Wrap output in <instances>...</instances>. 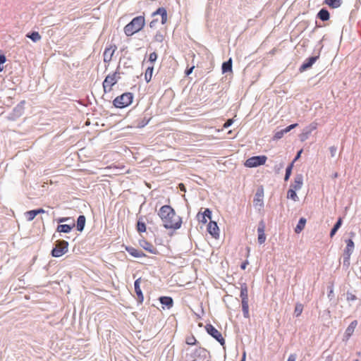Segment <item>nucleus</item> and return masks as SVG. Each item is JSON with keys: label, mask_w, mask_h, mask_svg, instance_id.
Listing matches in <instances>:
<instances>
[{"label": "nucleus", "mask_w": 361, "mask_h": 361, "mask_svg": "<svg viewBox=\"0 0 361 361\" xmlns=\"http://www.w3.org/2000/svg\"><path fill=\"white\" fill-rule=\"evenodd\" d=\"M158 216L161 219L164 227L166 229L176 230L181 226V217L176 215L175 210L170 205L162 206L158 212Z\"/></svg>", "instance_id": "obj_1"}, {"label": "nucleus", "mask_w": 361, "mask_h": 361, "mask_svg": "<svg viewBox=\"0 0 361 361\" xmlns=\"http://www.w3.org/2000/svg\"><path fill=\"white\" fill-rule=\"evenodd\" d=\"M145 25L144 16H139L133 18L130 23L124 27V32L127 36H132L140 31Z\"/></svg>", "instance_id": "obj_2"}, {"label": "nucleus", "mask_w": 361, "mask_h": 361, "mask_svg": "<svg viewBox=\"0 0 361 361\" xmlns=\"http://www.w3.org/2000/svg\"><path fill=\"white\" fill-rule=\"evenodd\" d=\"M133 97V94L131 92L123 93L113 100V105L118 109L126 108L132 104Z\"/></svg>", "instance_id": "obj_3"}, {"label": "nucleus", "mask_w": 361, "mask_h": 361, "mask_svg": "<svg viewBox=\"0 0 361 361\" xmlns=\"http://www.w3.org/2000/svg\"><path fill=\"white\" fill-rule=\"evenodd\" d=\"M120 66H118L116 71L112 74H109L106 76L104 80L102 82V86L104 92H110L112 87L116 85L118 80L121 78L120 72L118 71Z\"/></svg>", "instance_id": "obj_4"}, {"label": "nucleus", "mask_w": 361, "mask_h": 361, "mask_svg": "<svg viewBox=\"0 0 361 361\" xmlns=\"http://www.w3.org/2000/svg\"><path fill=\"white\" fill-rule=\"evenodd\" d=\"M68 250V243L64 240H58L55 243V246L51 251V255L54 257H60L66 254Z\"/></svg>", "instance_id": "obj_5"}, {"label": "nucleus", "mask_w": 361, "mask_h": 361, "mask_svg": "<svg viewBox=\"0 0 361 361\" xmlns=\"http://www.w3.org/2000/svg\"><path fill=\"white\" fill-rule=\"evenodd\" d=\"M267 160V157L265 155H257L253 156L248 158L245 161V166L247 168H255L262 165H264Z\"/></svg>", "instance_id": "obj_6"}, {"label": "nucleus", "mask_w": 361, "mask_h": 361, "mask_svg": "<svg viewBox=\"0 0 361 361\" xmlns=\"http://www.w3.org/2000/svg\"><path fill=\"white\" fill-rule=\"evenodd\" d=\"M205 330L207 333L214 338L216 341H218L221 346L224 348L226 341L224 337L222 336L220 331H219L212 324H207L205 325Z\"/></svg>", "instance_id": "obj_7"}, {"label": "nucleus", "mask_w": 361, "mask_h": 361, "mask_svg": "<svg viewBox=\"0 0 361 361\" xmlns=\"http://www.w3.org/2000/svg\"><path fill=\"white\" fill-rule=\"evenodd\" d=\"M25 101L23 100L18 104L13 109L11 113L9 114L8 118L11 121H16L17 118L20 117L24 113V105Z\"/></svg>", "instance_id": "obj_8"}, {"label": "nucleus", "mask_w": 361, "mask_h": 361, "mask_svg": "<svg viewBox=\"0 0 361 361\" xmlns=\"http://www.w3.org/2000/svg\"><path fill=\"white\" fill-rule=\"evenodd\" d=\"M319 58V54L318 55L312 56L309 58L306 59L304 62L302 63V65L299 68V71L300 73H302L309 68H312L313 64L317 61V59Z\"/></svg>", "instance_id": "obj_9"}, {"label": "nucleus", "mask_w": 361, "mask_h": 361, "mask_svg": "<svg viewBox=\"0 0 361 361\" xmlns=\"http://www.w3.org/2000/svg\"><path fill=\"white\" fill-rule=\"evenodd\" d=\"M117 49V47L115 44H110L109 47H106L103 53L104 61L105 63H109L115 51Z\"/></svg>", "instance_id": "obj_10"}, {"label": "nucleus", "mask_w": 361, "mask_h": 361, "mask_svg": "<svg viewBox=\"0 0 361 361\" xmlns=\"http://www.w3.org/2000/svg\"><path fill=\"white\" fill-rule=\"evenodd\" d=\"M266 225L263 220H261L259 222L258 227H257V240L259 244H263L266 240V235L264 233Z\"/></svg>", "instance_id": "obj_11"}, {"label": "nucleus", "mask_w": 361, "mask_h": 361, "mask_svg": "<svg viewBox=\"0 0 361 361\" xmlns=\"http://www.w3.org/2000/svg\"><path fill=\"white\" fill-rule=\"evenodd\" d=\"M263 197H264V189L262 186L257 188V192L255 195L254 197V205L255 207L259 206L262 207L264 206V201H263Z\"/></svg>", "instance_id": "obj_12"}, {"label": "nucleus", "mask_w": 361, "mask_h": 361, "mask_svg": "<svg viewBox=\"0 0 361 361\" xmlns=\"http://www.w3.org/2000/svg\"><path fill=\"white\" fill-rule=\"evenodd\" d=\"M140 281H141V278H139V279H136L134 282V288H135V292L137 297V300L138 304H142L144 300L143 293L140 288Z\"/></svg>", "instance_id": "obj_13"}, {"label": "nucleus", "mask_w": 361, "mask_h": 361, "mask_svg": "<svg viewBox=\"0 0 361 361\" xmlns=\"http://www.w3.org/2000/svg\"><path fill=\"white\" fill-rule=\"evenodd\" d=\"M207 231L212 237L217 238L219 236V228L217 223L210 221L207 226Z\"/></svg>", "instance_id": "obj_14"}, {"label": "nucleus", "mask_w": 361, "mask_h": 361, "mask_svg": "<svg viewBox=\"0 0 361 361\" xmlns=\"http://www.w3.org/2000/svg\"><path fill=\"white\" fill-rule=\"evenodd\" d=\"M303 185V176L301 173L297 174L294 178V182L290 185V188L295 190L301 189Z\"/></svg>", "instance_id": "obj_15"}, {"label": "nucleus", "mask_w": 361, "mask_h": 361, "mask_svg": "<svg viewBox=\"0 0 361 361\" xmlns=\"http://www.w3.org/2000/svg\"><path fill=\"white\" fill-rule=\"evenodd\" d=\"M141 247L145 250L148 251L152 254L157 255L158 254L157 249L150 243L147 240H142L140 242Z\"/></svg>", "instance_id": "obj_16"}, {"label": "nucleus", "mask_w": 361, "mask_h": 361, "mask_svg": "<svg viewBox=\"0 0 361 361\" xmlns=\"http://www.w3.org/2000/svg\"><path fill=\"white\" fill-rule=\"evenodd\" d=\"M161 16V24L164 25L167 21V11L166 9L164 7H159L154 12L152 13V16Z\"/></svg>", "instance_id": "obj_17"}, {"label": "nucleus", "mask_w": 361, "mask_h": 361, "mask_svg": "<svg viewBox=\"0 0 361 361\" xmlns=\"http://www.w3.org/2000/svg\"><path fill=\"white\" fill-rule=\"evenodd\" d=\"M125 250L131 256L138 258L141 257H146V255L142 251L135 249L131 246H125Z\"/></svg>", "instance_id": "obj_18"}, {"label": "nucleus", "mask_w": 361, "mask_h": 361, "mask_svg": "<svg viewBox=\"0 0 361 361\" xmlns=\"http://www.w3.org/2000/svg\"><path fill=\"white\" fill-rule=\"evenodd\" d=\"M353 250L345 249L343 255V268L347 270L350 267V258L353 253Z\"/></svg>", "instance_id": "obj_19"}, {"label": "nucleus", "mask_w": 361, "mask_h": 361, "mask_svg": "<svg viewBox=\"0 0 361 361\" xmlns=\"http://www.w3.org/2000/svg\"><path fill=\"white\" fill-rule=\"evenodd\" d=\"M160 303L162 305L163 308L166 307L167 309H171L173 305V300L169 296H161L159 298Z\"/></svg>", "instance_id": "obj_20"}, {"label": "nucleus", "mask_w": 361, "mask_h": 361, "mask_svg": "<svg viewBox=\"0 0 361 361\" xmlns=\"http://www.w3.org/2000/svg\"><path fill=\"white\" fill-rule=\"evenodd\" d=\"M75 224H59L56 228V231L59 233H69L71 230L75 227Z\"/></svg>", "instance_id": "obj_21"}, {"label": "nucleus", "mask_w": 361, "mask_h": 361, "mask_svg": "<svg viewBox=\"0 0 361 361\" xmlns=\"http://www.w3.org/2000/svg\"><path fill=\"white\" fill-rule=\"evenodd\" d=\"M240 297L242 302H248V289L245 283H241Z\"/></svg>", "instance_id": "obj_22"}, {"label": "nucleus", "mask_w": 361, "mask_h": 361, "mask_svg": "<svg viewBox=\"0 0 361 361\" xmlns=\"http://www.w3.org/2000/svg\"><path fill=\"white\" fill-rule=\"evenodd\" d=\"M317 18L322 21H327L330 18V13L326 8H322L317 14Z\"/></svg>", "instance_id": "obj_23"}, {"label": "nucleus", "mask_w": 361, "mask_h": 361, "mask_svg": "<svg viewBox=\"0 0 361 361\" xmlns=\"http://www.w3.org/2000/svg\"><path fill=\"white\" fill-rule=\"evenodd\" d=\"M145 218V216H141L137 219L136 229L139 233H144L147 230L146 224L145 221H144Z\"/></svg>", "instance_id": "obj_24"}, {"label": "nucleus", "mask_w": 361, "mask_h": 361, "mask_svg": "<svg viewBox=\"0 0 361 361\" xmlns=\"http://www.w3.org/2000/svg\"><path fill=\"white\" fill-rule=\"evenodd\" d=\"M86 218L85 215H80L76 221V229L79 232H82L85 226Z\"/></svg>", "instance_id": "obj_25"}, {"label": "nucleus", "mask_w": 361, "mask_h": 361, "mask_svg": "<svg viewBox=\"0 0 361 361\" xmlns=\"http://www.w3.org/2000/svg\"><path fill=\"white\" fill-rule=\"evenodd\" d=\"M342 224H343V218L342 217H338L337 221H336V222L335 223V224L334 225V226L331 229L330 234H329L330 238H333L336 235V233L338 231V230L342 226Z\"/></svg>", "instance_id": "obj_26"}, {"label": "nucleus", "mask_w": 361, "mask_h": 361, "mask_svg": "<svg viewBox=\"0 0 361 361\" xmlns=\"http://www.w3.org/2000/svg\"><path fill=\"white\" fill-rule=\"evenodd\" d=\"M222 73L232 72V59L230 58L228 61H224L221 65Z\"/></svg>", "instance_id": "obj_27"}, {"label": "nucleus", "mask_w": 361, "mask_h": 361, "mask_svg": "<svg viewBox=\"0 0 361 361\" xmlns=\"http://www.w3.org/2000/svg\"><path fill=\"white\" fill-rule=\"evenodd\" d=\"M357 324V322L356 320H354L347 327L345 332V336L347 338H348L353 334Z\"/></svg>", "instance_id": "obj_28"}, {"label": "nucleus", "mask_w": 361, "mask_h": 361, "mask_svg": "<svg viewBox=\"0 0 361 361\" xmlns=\"http://www.w3.org/2000/svg\"><path fill=\"white\" fill-rule=\"evenodd\" d=\"M306 222H307L306 219L304 218V217H301L299 219V221H298V224H297V225H296V226H295V228L294 229L295 232L296 233H300L304 229V228L305 226V224H306Z\"/></svg>", "instance_id": "obj_29"}, {"label": "nucleus", "mask_w": 361, "mask_h": 361, "mask_svg": "<svg viewBox=\"0 0 361 361\" xmlns=\"http://www.w3.org/2000/svg\"><path fill=\"white\" fill-rule=\"evenodd\" d=\"M26 37L30 39L33 42H37L41 39V35L37 31H31L26 34Z\"/></svg>", "instance_id": "obj_30"}, {"label": "nucleus", "mask_w": 361, "mask_h": 361, "mask_svg": "<svg viewBox=\"0 0 361 361\" xmlns=\"http://www.w3.org/2000/svg\"><path fill=\"white\" fill-rule=\"evenodd\" d=\"M324 4L332 8H337L341 6L342 0H324Z\"/></svg>", "instance_id": "obj_31"}, {"label": "nucleus", "mask_w": 361, "mask_h": 361, "mask_svg": "<svg viewBox=\"0 0 361 361\" xmlns=\"http://www.w3.org/2000/svg\"><path fill=\"white\" fill-rule=\"evenodd\" d=\"M296 190H297L290 188V189L287 192V198L291 199L295 202L298 201L299 198L297 195Z\"/></svg>", "instance_id": "obj_32"}, {"label": "nucleus", "mask_w": 361, "mask_h": 361, "mask_svg": "<svg viewBox=\"0 0 361 361\" xmlns=\"http://www.w3.org/2000/svg\"><path fill=\"white\" fill-rule=\"evenodd\" d=\"M154 71V66H149L145 73V79L147 82H149L152 80V73Z\"/></svg>", "instance_id": "obj_33"}, {"label": "nucleus", "mask_w": 361, "mask_h": 361, "mask_svg": "<svg viewBox=\"0 0 361 361\" xmlns=\"http://www.w3.org/2000/svg\"><path fill=\"white\" fill-rule=\"evenodd\" d=\"M293 167V162H291L288 165V166L286 169V173L284 176V180L288 181L290 178V176H291L292 170Z\"/></svg>", "instance_id": "obj_34"}, {"label": "nucleus", "mask_w": 361, "mask_h": 361, "mask_svg": "<svg viewBox=\"0 0 361 361\" xmlns=\"http://www.w3.org/2000/svg\"><path fill=\"white\" fill-rule=\"evenodd\" d=\"M242 311L245 318L250 317L248 302H242Z\"/></svg>", "instance_id": "obj_35"}, {"label": "nucleus", "mask_w": 361, "mask_h": 361, "mask_svg": "<svg viewBox=\"0 0 361 361\" xmlns=\"http://www.w3.org/2000/svg\"><path fill=\"white\" fill-rule=\"evenodd\" d=\"M37 215V212H36L35 209L27 211L25 213L26 218H27V221H32L36 217Z\"/></svg>", "instance_id": "obj_36"}, {"label": "nucleus", "mask_w": 361, "mask_h": 361, "mask_svg": "<svg viewBox=\"0 0 361 361\" xmlns=\"http://www.w3.org/2000/svg\"><path fill=\"white\" fill-rule=\"evenodd\" d=\"M357 296L352 292L348 290L346 292V300L350 303L352 302H354L355 300H357Z\"/></svg>", "instance_id": "obj_37"}, {"label": "nucleus", "mask_w": 361, "mask_h": 361, "mask_svg": "<svg viewBox=\"0 0 361 361\" xmlns=\"http://www.w3.org/2000/svg\"><path fill=\"white\" fill-rule=\"evenodd\" d=\"M303 305L300 303H297L295 307L294 315L298 317L302 312Z\"/></svg>", "instance_id": "obj_38"}, {"label": "nucleus", "mask_w": 361, "mask_h": 361, "mask_svg": "<svg viewBox=\"0 0 361 361\" xmlns=\"http://www.w3.org/2000/svg\"><path fill=\"white\" fill-rule=\"evenodd\" d=\"M150 118H147L146 117H144L140 120L137 121V128H143L145 126H147L149 122Z\"/></svg>", "instance_id": "obj_39"}, {"label": "nucleus", "mask_w": 361, "mask_h": 361, "mask_svg": "<svg viewBox=\"0 0 361 361\" xmlns=\"http://www.w3.org/2000/svg\"><path fill=\"white\" fill-rule=\"evenodd\" d=\"M346 243V247L347 250H354L355 245L354 242L352 238H349L345 240Z\"/></svg>", "instance_id": "obj_40"}, {"label": "nucleus", "mask_w": 361, "mask_h": 361, "mask_svg": "<svg viewBox=\"0 0 361 361\" xmlns=\"http://www.w3.org/2000/svg\"><path fill=\"white\" fill-rule=\"evenodd\" d=\"M286 133L283 132V129L281 130H279L277 132L275 133L274 137H273V140H280L281 138H282L284 135Z\"/></svg>", "instance_id": "obj_41"}, {"label": "nucleus", "mask_w": 361, "mask_h": 361, "mask_svg": "<svg viewBox=\"0 0 361 361\" xmlns=\"http://www.w3.org/2000/svg\"><path fill=\"white\" fill-rule=\"evenodd\" d=\"M185 342L189 345H193L197 343V340L194 336H191L186 338Z\"/></svg>", "instance_id": "obj_42"}, {"label": "nucleus", "mask_w": 361, "mask_h": 361, "mask_svg": "<svg viewBox=\"0 0 361 361\" xmlns=\"http://www.w3.org/2000/svg\"><path fill=\"white\" fill-rule=\"evenodd\" d=\"M212 211L209 208H207L204 209L203 213L200 214V215H202L204 217L208 218L209 219L211 220L212 219Z\"/></svg>", "instance_id": "obj_43"}, {"label": "nucleus", "mask_w": 361, "mask_h": 361, "mask_svg": "<svg viewBox=\"0 0 361 361\" xmlns=\"http://www.w3.org/2000/svg\"><path fill=\"white\" fill-rule=\"evenodd\" d=\"M157 54L155 51H154L149 54L148 60L150 63H153L157 61Z\"/></svg>", "instance_id": "obj_44"}, {"label": "nucleus", "mask_w": 361, "mask_h": 361, "mask_svg": "<svg viewBox=\"0 0 361 361\" xmlns=\"http://www.w3.org/2000/svg\"><path fill=\"white\" fill-rule=\"evenodd\" d=\"M154 40L158 42H161L164 40V36L160 32H157L154 36Z\"/></svg>", "instance_id": "obj_45"}, {"label": "nucleus", "mask_w": 361, "mask_h": 361, "mask_svg": "<svg viewBox=\"0 0 361 361\" xmlns=\"http://www.w3.org/2000/svg\"><path fill=\"white\" fill-rule=\"evenodd\" d=\"M298 126V123H293V124L289 125L286 128H283V132L287 133L290 132L291 130H293V128H295V127H297Z\"/></svg>", "instance_id": "obj_46"}, {"label": "nucleus", "mask_w": 361, "mask_h": 361, "mask_svg": "<svg viewBox=\"0 0 361 361\" xmlns=\"http://www.w3.org/2000/svg\"><path fill=\"white\" fill-rule=\"evenodd\" d=\"M71 219H72L71 217H60V218L57 219L56 221L59 224H61V223L66 222Z\"/></svg>", "instance_id": "obj_47"}, {"label": "nucleus", "mask_w": 361, "mask_h": 361, "mask_svg": "<svg viewBox=\"0 0 361 361\" xmlns=\"http://www.w3.org/2000/svg\"><path fill=\"white\" fill-rule=\"evenodd\" d=\"M329 151L331 152V157H334L336 153L337 147L335 146H331L329 147Z\"/></svg>", "instance_id": "obj_48"}, {"label": "nucleus", "mask_w": 361, "mask_h": 361, "mask_svg": "<svg viewBox=\"0 0 361 361\" xmlns=\"http://www.w3.org/2000/svg\"><path fill=\"white\" fill-rule=\"evenodd\" d=\"M197 218H198L199 221H200L203 224H206L207 221V218L202 215H200V213L197 214Z\"/></svg>", "instance_id": "obj_49"}, {"label": "nucleus", "mask_w": 361, "mask_h": 361, "mask_svg": "<svg viewBox=\"0 0 361 361\" xmlns=\"http://www.w3.org/2000/svg\"><path fill=\"white\" fill-rule=\"evenodd\" d=\"M6 61V57L3 53H0V64L3 65Z\"/></svg>", "instance_id": "obj_50"}, {"label": "nucleus", "mask_w": 361, "mask_h": 361, "mask_svg": "<svg viewBox=\"0 0 361 361\" xmlns=\"http://www.w3.org/2000/svg\"><path fill=\"white\" fill-rule=\"evenodd\" d=\"M233 123V119H228L224 124V128H228L230 127Z\"/></svg>", "instance_id": "obj_51"}, {"label": "nucleus", "mask_w": 361, "mask_h": 361, "mask_svg": "<svg viewBox=\"0 0 361 361\" xmlns=\"http://www.w3.org/2000/svg\"><path fill=\"white\" fill-rule=\"evenodd\" d=\"M194 68H195V66H192L190 68H186V70L185 71V75H187V76L190 75L192 73Z\"/></svg>", "instance_id": "obj_52"}, {"label": "nucleus", "mask_w": 361, "mask_h": 361, "mask_svg": "<svg viewBox=\"0 0 361 361\" xmlns=\"http://www.w3.org/2000/svg\"><path fill=\"white\" fill-rule=\"evenodd\" d=\"M158 23V20L157 19H154L152 20L150 23H149V27L151 28H154L157 25Z\"/></svg>", "instance_id": "obj_53"}, {"label": "nucleus", "mask_w": 361, "mask_h": 361, "mask_svg": "<svg viewBox=\"0 0 361 361\" xmlns=\"http://www.w3.org/2000/svg\"><path fill=\"white\" fill-rule=\"evenodd\" d=\"M302 152V149L299 150L297 152V154H296V155H295V158H294V159L293 160L292 162L294 163L295 161H297L300 157Z\"/></svg>", "instance_id": "obj_54"}, {"label": "nucleus", "mask_w": 361, "mask_h": 361, "mask_svg": "<svg viewBox=\"0 0 361 361\" xmlns=\"http://www.w3.org/2000/svg\"><path fill=\"white\" fill-rule=\"evenodd\" d=\"M296 355L295 354H290L288 358L287 361H295L296 360Z\"/></svg>", "instance_id": "obj_55"}, {"label": "nucleus", "mask_w": 361, "mask_h": 361, "mask_svg": "<svg viewBox=\"0 0 361 361\" xmlns=\"http://www.w3.org/2000/svg\"><path fill=\"white\" fill-rule=\"evenodd\" d=\"M248 264V262L247 261H245L243 262L241 264H240V268L244 270L246 269V267L247 265Z\"/></svg>", "instance_id": "obj_56"}, {"label": "nucleus", "mask_w": 361, "mask_h": 361, "mask_svg": "<svg viewBox=\"0 0 361 361\" xmlns=\"http://www.w3.org/2000/svg\"><path fill=\"white\" fill-rule=\"evenodd\" d=\"M333 294H334V290H333V288L331 286L330 290H329V293H328V297L329 298H331V297L332 296Z\"/></svg>", "instance_id": "obj_57"}, {"label": "nucleus", "mask_w": 361, "mask_h": 361, "mask_svg": "<svg viewBox=\"0 0 361 361\" xmlns=\"http://www.w3.org/2000/svg\"><path fill=\"white\" fill-rule=\"evenodd\" d=\"M37 212V214L44 213L45 211L42 208L35 209Z\"/></svg>", "instance_id": "obj_58"}, {"label": "nucleus", "mask_w": 361, "mask_h": 361, "mask_svg": "<svg viewBox=\"0 0 361 361\" xmlns=\"http://www.w3.org/2000/svg\"><path fill=\"white\" fill-rule=\"evenodd\" d=\"M349 235H350V238H352L355 235V233L354 232L351 231L349 233Z\"/></svg>", "instance_id": "obj_59"}, {"label": "nucleus", "mask_w": 361, "mask_h": 361, "mask_svg": "<svg viewBox=\"0 0 361 361\" xmlns=\"http://www.w3.org/2000/svg\"><path fill=\"white\" fill-rule=\"evenodd\" d=\"M240 361H245V353H243V357L241 358V360Z\"/></svg>", "instance_id": "obj_60"}, {"label": "nucleus", "mask_w": 361, "mask_h": 361, "mask_svg": "<svg viewBox=\"0 0 361 361\" xmlns=\"http://www.w3.org/2000/svg\"><path fill=\"white\" fill-rule=\"evenodd\" d=\"M200 350H201L203 352H207V350L205 348H200Z\"/></svg>", "instance_id": "obj_61"}, {"label": "nucleus", "mask_w": 361, "mask_h": 361, "mask_svg": "<svg viewBox=\"0 0 361 361\" xmlns=\"http://www.w3.org/2000/svg\"><path fill=\"white\" fill-rule=\"evenodd\" d=\"M4 69V67L2 66L1 64H0V72H1Z\"/></svg>", "instance_id": "obj_62"}, {"label": "nucleus", "mask_w": 361, "mask_h": 361, "mask_svg": "<svg viewBox=\"0 0 361 361\" xmlns=\"http://www.w3.org/2000/svg\"><path fill=\"white\" fill-rule=\"evenodd\" d=\"M326 361H331V360L329 359V357H327Z\"/></svg>", "instance_id": "obj_63"}, {"label": "nucleus", "mask_w": 361, "mask_h": 361, "mask_svg": "<svg viewBox=\"0 0 361 361\" xmlns=\"http://www.w3.org/2000/svg\"><path fill=\"white\" fill-rule=\"evenodd\" d=\"M353 361H359V360H357V359H355V360H353Z\"/></svg>", "instance_id": "obj_64"}]
</instances>
